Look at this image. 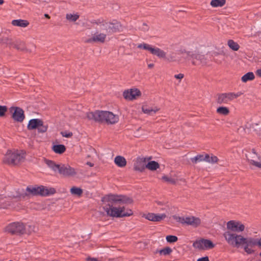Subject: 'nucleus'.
<instances>
[{"label": "nucleus", "mask_w": 261, "mask_h": 261, "mask_svg": "<svg viewBox=\"0 0 261 261\" xmlns=\"http://www.w3.org/2000/svg\"><path fill=\"white\" fill-rule=\"evenodd\" d=\"M107 36L105 33H102L98 30L92 35V36L87 39L86 42L92 43H104L107 40Z\"/></svg>", "instance_id": "dca6fc26"}, {"label": "nucleus", "mask_w": 261, "mask_h": 261, "mask_svg": "<svg viewBox=\"0 0 261 261\" xmlns=\"http://www.w3.org/2000/svg\"><path fill=\"white\" fill-rule=\"evenodd\" d=\"M160 110L157 107H147V106H143L142 107V110L144 114L149 115H153L155 114Z\"/></svg>", "instance_id": "4be33fe9"}, {"label": "nucleus", "mask_w": 261, "mask_h": 261, "mask_svg": "<svg viewBox=\"0 0 261 261\" xmlns=\"http://www.w3.org/2000/svg\"><path fill=\"white\" fill-rule=\"evenodd\" d=\"M197 261H209L208 256H204L197 259Z\"/></svg>", "instance_id": "8fccbe9b"}, {"label": "nucleus", "mask_w": 261, "mask_h": 261, "mask_svg": "<svg viewBox=\"0 0 261 261\" xmlns=\"http://www.w3.org/2000/svg\"><path fill=\"white\" fill-rule=\"evenodd\" d=\"M224 237L227 243L233 247H243L244 250L248 254L254 253L253 248L258 247V239L252 237L245 238L242 235L226 231Z\"/></svg>", "instance_id": "f03ea898"}, {"label": "nucleus", "mask_w": 261, "mask_h": 261, "mask_svg": "<svg viewBox=\"0 0 261 261\" xmlns=\"http://www.w3.org/2000/svg\"><path fill=\"white\" fill-rule=\"evenodd\" d=\"M255 76L253 72H249L244 74L241 78V80L244 83H246L249 81H252L254 79Z\"/></svg>", "instance_id": "7c9ffc66"}, {"label": "nucleus", "mask_w": 261, "mask_h": 261, "mask_svg": "<svg viewBox=\"0 0 261 261\" xmlns=\"http://www.w3.org/2000/svg\"><path fill=\"white\" fill-rule=\"evenodd\" d=\"M208 154H198L196 156L191 159V162L194 164H197L198 162H205V160L207 159Z\"/></svg>", "instance_id": "a878e982"}, {"label": "nucleus", "mask_w": 261, "mask_h": 261, "mask_svg": "<svg viewBox=\"0 0 261 261\" xmlns=\"http://www.w3.org/2000/svg\"><path fill=\"white\" fill-rule=\"evenodd\" d=\"M166 239L167 241L169 243H174L176 242L178 240V238L176 236L171 235L167 236Z\"/></svg>", "instance_id": "a19ab883"}, {"label": "nucleus", "mask_w": 261, "mask_h": 261, "mask_svg": "<svg viewBox=\"0 0 261 261\" xmlns=\"http://www.w3.org/2000/svg\"><path fill=\"white\" fill-rule=\"evenodd\" d=\"M114 163L119 167L122 168L126 166L127 162L124 157L117 155L114 159Z\"/></svg>", "instance_id": "393cba45"}, {"label": "nucleus", "mask_w": 261, "mask_h": 261, "mask_svg": "<svg viewBox=\"0 0 261 261\" xmlns=\"http://www.w3.org/2000/svg\"><path fill=\"white\" fill-rule=\"evenodd\" d=\"M174 219L176 220L177 222H180L182 224H185L186 223V217H179V216H175L174 217Z\"/></svg>", "instance_id": "c03bdc74"}, {"label": "nucleus", "mask_w": 261, "mask_h": 261, "mask_svg": "<svg viewBox=\"0 0 261 261\" xmlns=\"http://www.w3.org/2000/svg\"><path fill=\"white\" fill-rule=\"evenodd\" d=\"M182 54H186L188 59L191 61L193 66H204L207 65L208 60L205 55L199 51H187L185 49L181 51Z\"/></svg>", "instance_id": "0eeeda50"}, {"label": "nucleus", "mask_w": 261, "mask_h": 261, "mask_svg": "<svg viewBox=\"0 0 261 261\" xmlns=\"http://www.w3.org/2000/svg\"><path fill=\"white\" fill-rule=\"evenodd\" d=\"M4 3V0H0V5H3Z\"/></svg>", "instance_id": "13d9d810"}, {"label": "nucleus", "mask_w": 261, "mask_h": 261, "mask_svg": "<svg viewBox=\"0 0 261 261\" xmlns=\"http://www.w3.org/2000/svg\"><path fill=\"white\" fill-rule=\"evenodd\" d=\"M2 42L3 44H5L7 45H8L9 47H13L14 43H15V40L14 41L12 40V39L8 37H4L2 39Z\"/></svg>", "instance_id": "e433bc0d"}, {"label": "nucleus", "mask_w": 261, "mask_h": 261, "mask_svg": "<svg viewBox=\"0 0 261 261\" xmlns=\"http://www.w3.org/2000/svg\"><path fill=\"white\" fill-rule=\"evenodd\" d=\"M153 66H154V64H152V63L149 64L148 65V68H153Z\"/></svg>", "instance_id": "5fc2aeb1"}, {"label": "nucleus", "mask_w": 261, "mask_h": 261, "mask_svg": "<svg viewBox=\"0 0 261 261\" xmlns=\"http://www.w3.org/2000/svg\"><path fill=\"white\" fill-rule=\"evenodd\" d=\"M42 120L39 119H33L29 121L27 126V128L29 130H33L36 128H38V126L41 124Z\"/></svg>", "instance_id": "5701e85b"}, {"label": "nucleus", "mask_w": 261, "mask_h": 261, "mask_svg": "<svg viewBox=\"0 0 261 261\" xmlns=\"http://www.w3.org/2000/svg\"><path fill=\"white\" fill-rule=\"evenodd\" d=\"M92 23L94 25H96V30H98L102 33H105L107 36L113 33L122 31L121 24L116 21L111 22L98 19L93 20Z\"/></svg>", "instance_id": "20e7f679"}, {"label": "nucleus", "mask_w": 261, "mask_h": 261, "mask_svg": "<svg viewBox=\"0 0 261 261\" xmlns=\"http://www.w3.org/2000/svg\"><path fill=\"white\" fill-rule=\"evenodd\" d=\"M5 231L11 235L20 236L27 233L25 224L20 222L10 223L5 228Z\"/></svg>", "instance_id": "6e6552de"}, {"label": "nucleus", "mask_w": 261, "mask_h": 261, "mask_svg": "<svg viewBox=\"0 0 261 261\" xmlns=\"http://www.w3.org/2000/svg\"><path fill=\"white\" fill-rule=\"evenodd\" d=\"M11 23L14 26L21 28H26L30 24L27 20L24 19H14L12 21Z\"/></svg>", "instance_id": "b1692460"}, {"label": "nucleus", "mask_w": 261, "mask_h": 261, "mask_svg": "<svg viewBox=\"0 0 261 261\" xmlns=\"http://www.w3.org/2000/svg\"><path fill=\"white\" fill-rule=\"evenodd\" d=\"M48 126L47 125H44L43 122L42 120L41 121V124L39 125L38 126V127L37 128L38 132L43 133L47 131Z\"/></svg>", "instance_id": "ea45409f"}, {"label": "nucleus", "mask_w": 261, "mask_h": 261, "mask_svg": "<svg viewBox=\"0 0 261 261\" xmlns=\"http://www.w3.org/2000/svg\"><path fill=\"white\" fill-rule=\"evenodd\" d=\"M62 136L66 138H70L72 136L73 134L72 132H62L61 133Z\"/></svg>", "instance_id": "49530a36"}, {"label": "nucleus", "mask_w": 261, "mask_h": 261, "mask_svg": "<svg viewBox=\"0 0 261 261\" xmlns=\"http://www.w3.org/2000/svg\"><path fill=\"white\" fill-rule=\"evenodd\" d=\"M12 119L15 122H22L24 118V111L20 107H11L9 109Z\"/></svg>", "instance_id": "9b49d317"}, {"label": "nucleus", "mask_w": 261, "mask_h": 261, "mask_svg": "<svg viewBox=\"0 0 261 261\" xmlns=\"http://www.w3.org/2000/svg\"><path fill=\"white\" fill-rule=\"evenodd\" d=\"M13 48L21 51H24L26 53L32 52L31 49H28L27 47L25 42L21 40H15V43H14Z\"/></svg>", "instance_id": "412c9836"}, {"label": "nucleus", "mask_w": 261, "mask_h": 261, "mask_svg": "<svg viewBox=\"0 0 261 261\" xmlns=\"http://www.w3.org/2000/svg\"><path fill=\"white\" fill-rule=\"evenodd\" d=\"M141 96V92L137 88H132L126 90L123 92V96L127 100L132 101Z\"/></svg>", "instance_id": "2eb2a0df"}, {"label": "nucleus", "mask_w": 261, "mask_h": 261, "mask_svg": "<svg viewBox=\"0 0 261 261\" xmlns=\"http://www.w3.org/2000/svg\"><path fill=\"white\" fill-rule=\"evenodd\" d=\"M242 92L219 93L217 95L216 101L219 105H227L243 95Z\"/></svg>", "instance_id": "1a4fd4ad"}, {"label": "nucleus", "mask_w": 261, "mask_h": 261, "mask_svg": "<svg viewBox=\"0 0 261 261\" xmlns=\"http://www.w3.org/2000/svg\"><path fill=\"white\" fill-rule=\"evenodd\" d=\"M70 191L72 195L78 196H81L83 193V191L81 188L76 187H72L70 189Z\"/></svg>", "instance_id": "f704fd0d"}, {"label": "nucleus", "mask_w": 261, "mask_h": 261, "mask_svg": "<svg viewBox=\"0 0 261 261\" xmlns=\"http://www.w3.org/2000/svg\"><path fill=\"white\" fill-rule=\"evenodd\" d=\"M46 164L55 172L59 171L61 164H56L54 162L50 160H46Z\"/></svg>", "instance_id": "c85d7f7f"}, {"label": "nucleus", "mask_w": 261, "mask_h": 261, "mask_svg": "<svg viewBox=\"0 0 261 261\" xmlns=\"http://www.w3.org/2000/svg\"><path fill=\"white\" fill-rule=\"evenodd\" d=\"M143 25L146 27V28L144 29V30H147V25L145 23H143Z\"/></svg>", "instance_id": "bf43d9fd"}, {"label": "nucleus", "mask_w": 261, "mask_h": 261, "mask_svg": "<svg viewBox=\"0 0 261 261\" xmlns=\"http://www.w3.org/2000/svg\"><path fill=\"white\" fill-rule=\"evenodd\" d=\"M25 153L22 150H8L4 155L3 163L10 166H18L24 162Z\"/></svg>", "instance_id": "39448f33"}, {"label": "nucleus", "mask_w": 261, "mask_h": 261, "mask_svg": "<svg viewBox=\"0 0 261 261\" xmlns=\"http://www.w3.org/2000/svg\"><path fill=\"white\" fill-rule=\"evenodd\" d=\"M104 210L108 216L113 217L121 218L130 216L133 215L131 210L124 211V207H116L114 206L116 203L130 204L133 202V200L126 196L110 194L105 196L101 200Z\"/></svg>", "instance_id": "f257e3e1"}, {"label": "nucleus", "mask_w": 261, "mask_h": 261, "mask_svg": "<svg viewBox=\"0 0 261 261\" xmlns=\"http://www.w3.org/2000/svg\"><path fill=\"white\" fill-rule=\"evenodd\" d=\"M172 249L169 247H165L163 249L159 251V253L161 255H168L172 252Z\"/></svg>", "instance_id": "58836bf2"}, {"label": "nucleus", "mask_w": 261, "mask_h": 261, "mask_svg": "<svg viewBox=\"0 0 261 261\" xmlns=\"http://www.w3.org/2000/svg\"><path fill=\"white\" fill-rule=\"evenodd\" d=\"M168 62H175V57L173 56H169L168 57L165 58Z\"/></svg>", "instance_id": "de8ad7c7"}, {"label": "nucleus", "mask_w": 261, "mask_h": 261, "mask_svg": "<svg viewBox=\"0 0 261 261\" xmlns=\"http://www.w3.org/2000/svg\"><path fill=\"white\" fill-rule=\"evenodd\" d=\"M87 261H98L96 258H92V257H87L86 258Z\"/></svg>", "instance_id": "3c124183"}, {"label": "nucleus", "mask_w": 261, "mask_h": 261, "mask_svg": "<svg viewBox=\"0 0 261 261\" xmlns=\"http://www.w3.org/2000/svg\"><path fill=\"white\" fill-rule=\"evenodd\" d=\"M193 246L196 249L204 250L213 248L215 245L210 240L201 239L195 241L193 244Z\"/></svg>", "instance_id": "f8f14e48"}, {"label": "nucleus", "mask_w": 261, "mask_h": 261, "mask_svg": "<svg viewBox=\"0 0 261 261\" xmlns=\"http://www.w3.org/2000/svg\"><path fill=\"white\" fill-rule=\"evenodd\" d=\"M166 217L167 216L165 214H159L148 213L145 216V218L149 221L153 222H160L166 218Z\"/></svg>", "instance_id": "6ab92c4d"}, {"label": "nucleus", "mask_w": 261, "mask_h": 261, "mask_svg": "<svg viewBox=\"0 0 261 261\" xmlns=\"http://www.w3.org/2000/svg\"><path fill=\"white\" fill-rule=\"evenodd\" d=\"M160 168V165L159 164L154 161H150L146 163V168L151 170V171H154L156 170L157 169Z\"/></svg>", "instance_id": "bb28decb"}, {"label": "nucleus", "mask_w": 261, "mask_h": 261, "mask_svg": "<svg viewBox=\"0 0 261 261\" xmlns=\"http://www.w3.org/2000/svg\"><path fill=\"white\" fill-rule=\"evenodd\" d=\"M148 159L146 158H137L134 163V170L142 172L146 168V162Z\"/></svg>", "instance_id": "a211bd4d"}, {"label": "nucleus", "mask_w": 261, "mask_h": 261, "mask_svg": "<svg viewBox=\"0 0 261 261\" xmlns=\"http://www.w3.org/2000/svg\"><path fill=\"white\" fill-rule=\"evenodd\" d=\"M201 221L200 218L194 216L186 217L185 224L191 225L193 227H197L201 224Z\"/></svg>", "instance_id": "aec40b11"}, {"label": "nucleus", "mask_w": 261, "mask_h": 261, "mask_svg": "<svg viewBox=\"0 0 261 261\" xmlns=\"http://www.w3.org/2000/svg\"><path fill=\"white\" fill-rule=\"evenodd\" d=\"M138 48H143L144 50L149 51L151 54L155 55L159 58H166V53L161 49L152 47L151 45L147 43H142L138 45Z\"/></svg>", "instance_id": "9d476101"}, {"label": "nucleus", "mask_w": 261, "mask_h": 261, "mask_svg": "<svg viewBox=\"0 0 261 261\" xmlns=\"http://www.w3.org/2000/svg\"><path fill=\"white\" fill-rule=\"evenodd\" d=\"M226 3V0H212L211 2V5L213 7H222Z\"/></svg>", "instance_id": "c9c22d12"}, {"label": "nucleus", "mask_w": 261, "mask_h": 261, "mask_svg": "<svg viewBox=\"0 0 261 261\" xmlns=\"http://www.w3.org/2000/svg\"><path fill=\"white\" fill-rule=\"evenodd\" d=\"M35 227L34 225H28V228L27 229V233L28 234H31L32 232H35Z\"/></svg>", "instance_id": "a18cd8bd"}, {"label": "nucleus", "mask_w": 261, "mask_h": 261, "mask_svg": "<svg viewBox=\"0 0 261 261\" xmlns=\"http://www.w3.org/2000/svg\"><path fill=\"white\" fill-rule=\"evenodd\" d=\"M258 247L261 248V238L258 239ZM259 256L261 257V252L259 253Z\"/></svg>", "instance_id": "864d4df0"}, {"label": "nucleus", "mask_w": 261, "mask_h": 261, "mask_svg": "<svg viewBox=\"0 0 261 261\" xmlns=\"http://www.w3.org/2000/svg\"><path fill=\"white\" fill-rule=\"evenodd\" d=\"M56 192V189L54 188H47L42 185L29 186L26 188V192L21 194V197L25 198L30 196L36 195L46 196L54 194Z\"/></svg>", "instance_id": "423d86ee"}, {"label": "nucleus", "mask_w": 261, "mask_h": 261, "mask_svg": "<svg viewBox=\"0 0 261 261\" xmlns=\"http://www.w3.org/2000/svg\"><path fill=\"white\" fill-rule=\"evenodd\" d=\"M227 45L230 49L234 51H237L240 48L239 44L237 42H234L233 40H228Z\"/></svg>", "instance_id": "2f4dec72"}, {"label": "nucleus", "mask_w": 261, "mask_h": 261, "mask_svg": "<svg viewBox=\"0 0 261 261\" xmlns=\"http://www.w3.org/2000/svg\"><path fill=\"white\" fill-rule=\"evenodd\" d=\"M219 161V159L217 158V156L212 155L211 156H210V155L208 154V157L207 159L205 160L206 162H207L208 163L211 164H215L217 163Z\"/></svg>", "instance_id": "4c0bfd02"}, {"label": "nucleus", "mask_w": 261, "mask_h": 261, "mask_svg": "<svg viewBox=\"0 0 261 261\" xmlns=\"http://www.w3.org/2000/svg\"><path fill=\"white\" fill-rule=\"evenodd\" d=\"M227 228L231 233L242 232L245 229V226L241 222L231 220L227 223Z\"/></svg>", "instance_id": "ddd939ff"}, {"label": "nucleus", "mask_w": 261, "mask_h": 261, "mask_svg": "<svg viewBox=\"0 0 261 261\" xmlns=\"http://www.w3.org/2000/svg\"><path fill=\"white\" fill-rule=\"evenodd\" d=\"M256 74L258 76L261 77V69L257 70L256 71Z\"/></svg>", "instance_id": "603ef678"}, {"label": "nucleus", "mask_w": 261, "mask_h": 261, "mask_svg": "<svg viewBox=\"0 0 261 261\" xmlns=\"http://www.w3.org/2000/svg\"><path fill=\"white\" fill-rule=\"evenodd\" d=\"M216 112L220 115L227 116L229 114L230 111L226 107H220L217 109Z\"/></svg>", "instance_id": "473e14b6"}, {"label": "nucleus", "mask_w": 261, "mask_h": 261, "mask_svg": "<svg viewBox=\"0 0 261 261\" xmlns=\"http://www.w3.org/2000/svg\"><path fill=\"white\" fill-rule=\"evenodd\" d=\"M8 108L5 106H0V117L5 116L6 112L7 111Z\"/></svg>", "instance_id": "79ce46f5"}, {"label": "nucleus", "mask_w": 261, "mask_h": 261, "mask_svg": "<svg viewBox=\"0 0 261 261\" xmlns=\"http://www.w3.org/2000/svg\"><path fill=\"white\" fill-rule=\"evenodd\" d=\"M87 119L95 122L114 124L119 121V116L109 111H96L88 112L86 114Z\"/></svg>", "instance_id": "7ed1b4c3"}, {"label": "nucleus", "mask_w": 261, "mask_h": 261, "mask_svg": "<svg viewBox=\"0 0 261 261\" xmlns=\"http://www.w3.org/2000/svg\"><path fill=\"white\" fill-rule=\"evenodd\" d=\"M184 77V75L182 73H179L178 74H175L174 77L176 79L181 80Z\"/></svg>", "instance_id": "09e8293b"}, {"label": "nucleus", "mask_w": 261, "mask_h": 261, "mask_svg": "<svg viewBox=\"0 0 261 261\" xmlns=\"http://www.w3.org/2000/svg\"><path fill=\"white\" fill-rule=\"evenodd\" d=\"M44 16H45V17H46V18H47L48 19L50 18L49 15L48 14H44Z\"/></svg>", "instance_id": "4d7b16f0"}, {"label": "nucleus", "mask_w": 261, "mask_h": 261, "mask_svg": "<svg viewBox=\"0 0 261 261\" xmlns=\"http://www.w3.org/2000/svg\"><path fill=\"white\" fill-rule=\"evenodd\" d=\"M79 17L80 16L77 13H67L66 15V19L70 22H75L79 18Z\"/></svg>", "instance_id": "72a5a7b5"}, {"label": "nucleus", "mask_w": 261, "mask_h": 261, "mask_svg": "<svg viewBox=\"0 0 261 261\" xmlns=\"http://www.w3.org/2000/svg\"><path fill=\"white\" fill-rule=\"evenodd\" d=\"M53 150L56 153L62 154L66 150V147L64 145H55L52 147Z\"/></svg>", "instance_id": "cd10ccee"}, {"label": "nucleus", "mask_w": 261, "mask_h": 261, "mask_svg": "<svg viewBox=\"0 0 261 261\" xmlns=\"http://www.w3.org/2000/svg\"><path fill=\"white\" fill-rule=\"evenodd\" d=\"M87 164L90 167H93L94 166V164L91 162H87Z\"/></svg>", "instance_id": "6e6d98bb"}, {"label": "nucleus", "mask_w": 261, "mask_h": 261, "mask_svg": "<svg viewBox=\"0 0 261 261\" xmlns=\"http://www.w3.org/2000/svg\"><path fill=\"white\" fill-rule=\"evenodd\" d=\"M246 157L250 164L258 168H261V163L255 160L256 159L259 160L260 157L256 152L255 149H252L250 152H249L248 154H246Z\"/></svg>", "instance_id": "f3484780"}, {"label": "nucleus", "mask_w": 261, "mask_h": 261, "mask_svg": "<svg viewBox=\"0 0 261 261\" xmlns=\"http://www.w3.org/2000/svg\"><path fill=\"white\" fill-rule=\"evenodd\" d=\"M162 179L165 181H167V182H170V183H171L173 184H175L176 182L175 180L171 177L164 176H163Z\"/></svg>", "instance_id": "37998d69"}, {"label": "nucleus", "mask_w": 261, "mask_h": 261, "mask_svg": "<svg viewBox=\"0 0 261 261\" xmlns=\"http://www.w3.org/2000/svg\"><path fill=\"white\" fill-rule=\"evenodd\" d=\"M33 46H34V48H35V47H36V46H35V45H33Z\"/></svg>", "instance_id": "052dcab7"}, {"label": "nucleus", "mask_w": 261, "mask_h": 261, "mask_svg": "<svg viewBox=\"0 0 261 261\" xmlns=\"http://www.w3.org/2000/svg\"><path fill=\"white\" fill-rule=\"evenodd\" d=\"M10 205L11 202L10 201L9 198H0V208H7Z\"/></svg>", "instance_id": "c756f323"}, {"label": "nucleus", "mask_w": 261, "mask_h": 261, "mask_svg": "<svg viewBox=\"0 0 261 261\" xmlns=\"http://www.w3.org/2000/svg\"><path fill=\"white\" fill-rule=\"evenodd\" d=\"M59 173L64 177H73L75 176L77 172L76 169L68 164H61Z\"/></svg>", "instance_id": "4468645a"}]
</instances>
